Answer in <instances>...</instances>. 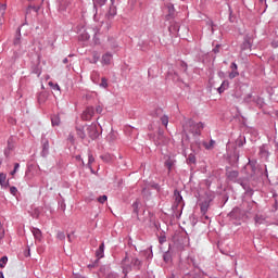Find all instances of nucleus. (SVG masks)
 I'll return each instance as SVG.
<instances>
[{
    "label": "nucleus",
    "mask_w": 278,
    "mask_h": 278,
    "mask_svg": "<svg viewBox=\"0 0 278 278\" xmlns=\"http://www.w3.org/2000/svg\"><path fill=\"white\" fill-rule=\"evenodd\" d=\"M229 88V81L224 80L220 86L217 88L219 94L224 93Z\"/></svg>",
    "instance_id": "10"
},
{
    "label": "nucleus",
    "mask_w": 278,
    "mask_h": 278,
    "mask_svg": "<svg viewBox=\"0 0 278 278\" xmlns=\"http://www.w3.org/2000/svg\"><path fill=\"white\" fill-rule=\"evenodd\" d=\"M67 238H68V241H70V242H72V238H71V236H70V235L67 236Z\"/></svg>",
    "instance_id": "48"
},
{
    "label": "nucleus",
    "mask_w": 278,
    "mask_h": 278,
    "mask_svg": "<svg viewBox=\"0 0 278 278\" xmlns=\"http://www.w3.org/2000/svg\"><path fill=\"white\" fill-rule=\"evenodd\" d=\"M277 273H278V269H277Z\"/></svg>",
    "instance_id": "52"
},
{
    "label": "nucleus",
    "mask_w": 278,
    "mask_h": 278,
    "mask_svg": "<svg viewBox=\"0 0 278 278\" xmlns=\"http://www.w3.org/2000/svg\"><path fill=\"white\" fill-rule=\"evenodd\" d=\"M17 188L16 187H11L10 188V192L12 193V194H14V195H16V193H17Z\"/></svg>",
    "instance_id": "38"
},
{
    "label": "nucleus",
    "mask_w": 278,
    "mask_h": 278,
    "mask_svg": "<svg viewBox=\"0 0 278 278\" xmlns=\"http://www.w3.org/2000/svg\"><path fill=\"white\" fill-rule=\"evenodd\" d=\"M239 76H240V73H239L238 70H231V72L229 73V78L230 79H235V78H237Z\"/></svg>",
    "instance_id": "17"
},
{
    "label": "nucleus",
    "mask_w": 278,
    "mask_h": 278,
    "mask_svg": "<svg viewBox=\"0 0 278 278\" xmlns=\"http://www.w3.org/2000/svg\"><path fill=\"white\" fill-rule=\"evenodd\" d=\"M0 278H4V275L2 271H0Z\"/></svg>",
    "instance_id": "47"
},
{
    "label": "nucleus",
    "mask_w": 278,
    "mask_h": 278,
    "mask_svg": "<svg viewBox=\"0 0 278 278\" xmlns=\"http://www.w3.org/2000/svg\"><path fill=\"white\" fill-rule=\"evenodd\" d=\"M8 262H9V257L8 256H2L0 258V268H5Z\"/></svg>",
    "instance_id": "15"
},
{
    "label": "nucleus",
    "mask_w": 278,
    "mask_h": 278,
    "mask_svg": "<svg viewBox=\"0 0 278 278\" xmlns=\"http://www.w3.org/2000/svg\"><path fill=\"white\" fill-rule=\"evenodd\" d=\"M195 161H197V159H195V155H194V154L188 155V159H187V163H188V164H194Z\"/></svg>",
    "instance_id": "20"
},
{
    "label": "nucleus",
    "mask_w": 278,
    "mask_h": 278,
    "mask_svg": "<svg viewBox=\"0 0 278 278\" xmlns=\"http://www.w3.org/2000/svg\"><path fill=\"white\" fill-rule=\"evenodd\" d=\"M189 131L193 135H200L201 130L204 128V124L202 122H199L198 124L195 122H192V119L188 121Z\"/></svg>",
    "instance_id": "2"
},
{
    "label": "nucleus",
    "mask_w": 278,
    "mask_h": 278,
    "mask_svg": "<svg viewBox=\"0 0 278 278\" xmlns=\"http://www.w3.org/2000/svg\"><path fill=\"white\" fill-rule=\"evenodd\" d=\"M52 125L53 126L60 125V117H52Z\"/></svg>",
    "instance_id": "31"
},
{
    "label": "nucleus",
    "mask_w": 278,
    "mask_h": 278,
    "mask_svg": "<svg viewBox=\"0 0 278 278\" xmlns=\"http://www.w3.org/2000/svg\"><path fill=\"white\" fill-rule=\"evenodd\" d=\"M252 47H253V45L251 43V39L245 38L243 43L241 45V51L251 50Z\"/></svg>",
    "instance_id": "8"
},
{
    "label": "nucleus",
    "mask_w": 278,
    "mask_h": 278,
    "mask_svg": "<svg viewBox=\"0 0 278 278\" xmlns=\"http://www.w3.org/2000/svg\"><path fill=\"white\" fill-rule=\"evenodd\" d=\"M76 278H86V277H84V276H76Z\"/></svg>",
    "instance_id": "51"
},
{
    "label": "nucleus",
    "mask_w": 278,
    "mask_h": 278,
    "mask_svg": "<svg viewBox=\"0 0 278 278\" xmlns=\"http://www.w3.org/2000/svg\"><path fill=\"white\" fill-rule=\"evenodd\" d=\"M87 135L91 139H96L98 137V130L96 124H91L89 127H87Z\"/></svg>",
    "instance_id": "6"
},
{
    "label": "nucleus",
    "mask_w": 278,
    "mask_h": 278,
    "mask_svg": "<svg viewBox=\"0 0 278 278\" xmlns=\"http://www.w3.org/2000/svg\"><path fill=\"white\" fill-rule=\"evenodd\" d=\"M112 60H113V55L110 52L103 54L102 56V63L104 65H110L112 63Z\"/></svg>",
    "instance_id": "9"
},
{
    "label": "nucleus",
    "mask_w": 278,
    "mask_h": 278,
    "mask_svg": "<svg viewBox=\"0 0 278 278\" xmlns=\"http://www.w3.org/2000/svg\"><path fill=\"white\" fill-rule=\"evenodd\" d=\"M48 85H49L52 89L60 91V85L54 84L53 81H49Z\"/></svg>",
    "instance_id": "25"
},
{
    "label": "nucleus",
    "mask_w": 278,
    "mask_h": 278,
    "mask_svg": "<svg viewBox=\"0 0 278 278\" xmlns=\"http://www.w3.org/2000/svg\"><path fill=\"white\" fill-rule=\"evenodd\" d=\"M77 135H78L81 139H84V138L86 137V134H85L81 129L77 130Z\"/></svg>",
    "instance_id": "36"
},
{
    "label": "nucleus",
    "mask_w": 278,
    "mask_h": 278,
    "mask_svg": "<svg viewBox=\"0 0 278 278\" xmlns=\"http://www.w3.org/2000/svg\"><path fill=\"white\" fill-rule=\"evenodd\" d=\"M7 11V4L5 3H0V18H2V16H4Z\"/></svg>",
    "instance_id": "18"
},
{
    "label": "nucleus",
    "mask_w": 278,
    "mask_h": 278,
    "mask_svg": "<svg viewBox=\"0 0 278 278\" xmlns=\"http://www.w3.org/2000/svg\"><path fill=\"white\" fill-rule=\"evenodd\" d=\"M56 237L60 241H63L65 239V235L63 231L58 232Z\"/></svg>",
    "instance_id": "32"
},
{
    "label": "nucleus",
    "mask_w": 278,
    "mask_h": 278,
    "mask_svg": "<svg viewBox=\"0 0 278 278\" xmlns=\"http://www.w3.org/2000/svg\"><path fill=\"white\" fill-rule=\"evenodd\" d=\"M5 181H7V175L1 173L0 174V185L3 186L5 184Z\"/></svg>",
    "instance_id": "26"
},
{
    "label": "nucleus",
    "mask_w": 278,
    "mask_h": 278,
    "mask_svg": "<svg viewBox=\"0 0 278 278\" xmlns=\"http://www.w3.org/2000/svg\"><path fill=\"white\" fill-rule=\"evenodd\" d=\"M96 256L98 257V260L103 258V256H104V243H101L100 248L96 252Z\"/></svg>",
    "instance_id": "13"
},
{
    "label": "nucleus",
    "mask_w": 278,
    "mask_h": 278,
    "mask_svg": "<svg viewBox=\"0 0 278 278\" xmlns=\"http://www.w3.org/2000/svg\"><path fill=\"white\" fill-rule=\"evenodd\" d=\"M101 87L103 88H108V79L106 78H102V81H101Z\"/></svg>",
    "instance_id": "34"
},
{
    "label": "nucleus",
    "mask_w": 278,
    "mask_h": 278,
    "mask_svg": "<svg viewBox=\"0 0 278 278\" xmlns=\"http://www.w3.org/2000/svg\"><path fill=\"white\" fill-rule=\"evenodd\" d=\"M161 123H162L163 126L167 127V125H168V117H167V115H163L161 117Z\"/></svg>",
    "instance_id": "24"
},
{
    "label": "nucleus",
    "mask_w": 278,
    "mask_h": 278,
    "mask_svg": "<svg viewBox=\"0 0 278 278\" xmlns=\"http://www.w3.org/2000/svg\"><path fill=\"white\" fill-rule=\"evenodd\" d=\"M132 207H134L135 214H138V212H139V202L136 201V202L132 204Z\"/></svg>",
    "instance_id": "29"
},
{
    "label": "nucleus",
    "mask_w": 278,
    "mask_h": 278,
    "mask_svg": "<svg viewBox=\"0 0 278 278\" xmlns=\"http://www.w3.org/2000/svg\"><path fill=\"white\" fill-rule=\"evenodd\" d=\"M21 38H22V35H21V31H18L13 40V45L14 46H21Z\"/></svg>",
    "instance_id": "14"
},
{
    "label": "nucleus",
    "mask_w": 278,
    "mask_h": 278,
    "mask_svg": "<svg viewBox=\"0 0 278 278\" xmlns=\"http://www.w3.org/2000/svg\"><path fill=\"white\" fill-rule=\"evenodd\" d=\"M94 114V109L93 106H87L86 108V111H84L83 115H81V118L84 121H90L92 118Z\"/></svg>",
    "instance_id": "3"
},
{
    "label": "nucleus",
    "mask_w": 278,
    "mask_h": 278,
    "mask_svg": "<svg viewBox=\"0 0 278 278\" xmlns=\"http://www.w3.org/2000/svg\"><path fill=\"white\" fill-rule=\"evenodd\" d=\"M102 160L106 163L111 162L113 160V156H111L110 154H105L104 156H102Z\"/></svg>",
    "instance_id": "27"
},
{
    "label": "nucleus",
    "mask_w": 278,
    "mask_h": 278,
    "mask_svg": "<svg viewBox=\"0 0 278 278\" xmlns=\"http://www.w3.org/2000/svg\"><path fill=\"white\" fill-rule=\"evenodd\" d=\"M140 260L128 254L122 262V268L125 276H127V274H129L132 269H140Z\"/></svg>",
    "instance_id": "1"
},
{
    "label": "nucleus",
    "mask_w": 278,
    "mask_h": 278,
    "mask_svg": "<svg viewBox=\"0 0 278 278\" xmlns=\"http://www.w3.org/2000/svg\"><path fill=\"white\" fill-rule=\"evenodd\" d=\"M63 63L66 64L67 63V59H64Z\"/></svg>",
    "instance_id": "50"
},
{
    "label": "nucleus",
    "mask_w": 278,
    "mask_h": 278,
    "mask_svg": "<svg viewBox=\"0 0 278 278\" xmlns=\"http://www.w3.org/2000/svg\"><path fill=\"white\" fill-rule=\"evenodd\" d=\"M20 166H21V165H20L18 163H15V164H14V169H13V172H11V175H12V176H14V175L17 173Z\"/></svg>",
    "instance_id": "30"
},
{
    "label": "nucleus",
    "mask_w": 278,
    "mask_h": 278,
    "mask_svg": "<svg viewBox=\"0 0 278 278\" xmlns=\"http://www.w3.org/2000/svg\"><path fill=\"white\" fill-rule=\"evenodd\" d=\"M230 68L231 71H238V64L236 62H232Z\"/></svg>",
    "instance_id": "35"
},
{
    "label": "nucleus",
    "mask_w": 278,
    "mask_h": 278,
    "mask_svg": "<svg viewBox=\"0 0 278 278\" xmlns=\"http://www.w3.org/2000/svg\"><path fill=\"white\" fill-rule=\"evenodd\" d=\"M14 149H15V141H14L13 138H10V139L8 140V147H7V149L4 150V155H5L7 157H9L10 154H11V152H12Z\"/></svg>",
    "instance_id": "5"
},
{
    "label": "nucleus",
    "mask_w": 278,
    "mask_h": 278,
    "mask_svg": "<svg viewBox=\"0 0 278 278\" xmlns=\"http://www.w3.org/2000/svg\"><path fill=\"white\" fill-rule=\"evenodd\" d=\"M174 199H175V206L182 207L184 206V199L182 195L178 190L174 191Z\"/></svg>",
    "instance_id": "4"
},
{
    "label": "nucleus",
    "mask_w": 278,
    "mask_h": 278,
    "mask_svg": "<svg viewBox=\"0 0 278 278\" xmlns=\"http://www.w3.org/2000/svg\"><path fill=\"white\" fill-rule=\"evenodd\" d=\"M100 60V54L98 52H93L92 60L90 61L91 64H97Z\"/></svg>",
    "instance_id": "16"
},
{
    "label": "nucleus",
    "mask_w": 278,
    "mask_h": 278,
    "mask_svg": "<svg viewBox=\"0 0 278 278\" xmlns=\"http://www.w3.org/2000/svg\"><path fill=\"white\" fill-rule=\"evenodd\" d=\"M271 46H273L274 49H277L278 48V40H274L271 42Z\"/></svg>",
    "instance_id": "40"
},
{
    "label": "nucleus",
    "mask_w": 278,
    "mask_h": 278,
    "mask_svg": "<svg viewBox=\"0 0 278 278\" xmlns=\"http://www.w3.org/2000/svg\"><path fill=\"white\" fill-rule=\"evenodd\" d=\"M201 212H203V213L207 212V206L202 205V206H201Z\"/></svg>",
    "instance_id": "44"
},
{
    "label": "nucleus",
    "mask_w": 278,
    "mask_h": 278,
    "mask_svg": "<svg viewBox=\"0 0 278 278\" xmlns=\"http://www.w3.org/2000/svg\"><path fill=\"white\" fill-rule=\"evenodd\" d=\"M94 162V157H93V155L90 153V152H88V164H87V166L89 167V168H91V164Z\"/></svg>",
    "instance_id": "21"
},
{
    "label": "nucleus",
    "mask_w": 278,
    "mask_h": 278,
    "mask_svg": "<svg viewBox=\"0 0 278 278\" xmlns=\"http://www.w3.org/2000/svg\"><path fill=\"white\" fill-rule=\"evenodd\" d=\"M96 112H97L98 114H101V113L103 112L102 106H100V105L97 106Z\"/></svg>",
    "instance_id": "41"
},
{
    "label": "nucleus",
    "mask_w": 278,
    "mask_h": 278,
    "mask_svg": "<svg viewBox=\"0 0 278 278\" xmlns=\"http://www.w3.org/2000/svg\"><path fill=\"white\" fill-rule=\"evenodd\" d=\"M215 141L214 140H211L210 143H204V147L206 150H211L215 147Z\"/></svg>",
    "instance_id": "23"
},
{
    "label": "nucleus",
    "mask_w": 278,
    "mask_h": 278,
    "mask_svg": "<svg viewBox=\"0 0 278 278\" xmlns=\"http://www.w3.org/2000/svg\"><path fill=\"white\" fill-rule=\"evenodd\" d=\"M207 26L211 27V31H212V34H214V27H215L214 22L213 21H208L207 22Z\"/></svg>",
    "instance_id": "33"
},
{
    "label": "nucleus",
    "mask_w": 278,
    "mask_h": 278,
    "mask_svg": "<svg viewBox=\"0 0 278 278\" xmlns=\"http://www.w3.org/2000/svg\"><path fill=\"white\" fill-rule=\"evenodd\" d=\"M31 233L34 236V239L38 242L42 241V231L39 228H31Z\"/></svg>",
    "instance_id": "7"
},
{
    "label": "nucleus",
    "mask_w": 278,
    "mask_h": 278,
    "mask_svg": "<svg viewBox=\"0 0 278 278\" xmlns=\"http://www.w3.org/2000/svg\"><path fill=\"white\" fill-rule=\"evenodd\" d=\"M213 51H214V53H218V49L217 48L213 49Z\"/></svg>",
    "instance_id": "46"
},
{
    "label": "nucleus",
    "mask_w": 278,
    "mask_h": 278,
    "mask_svg": "<svg viewBox=\"0 0 278 278\" xmlns=\"http://www.w3.org/2000/svg\"><path fill=\"white\" fill-rule=\"evenodd\" d=\"M43 150H45V151H48V150H49V141H46V142L43 143Z\"/></svg>",
    "instance_id": "42"
},
{
    "label": "nucleus",
    "mask_w": 278,
    "mask_h": 278,
    "mask_svg": "<svg viewBox=\"0 0 278 278\" xmlns=\"http://www.w3.org/2000/svg\"><path fill=\"white\" fill-rule=\"evenodd\" d=\"M76 160H77V161H80L81 164L85 165V163H84V161L81 160V156H80V155H77V156H76Z\"/></svg>",
    "instance_id": "45"
},
{
    "label": "nucleus",
    "mask_w": 278,
    "mask_h": 278,
    "mask_svg": "<svg viewBox=\"0 0 278 278\" xmlns=\"http://www.w3.org/2000/svg\"><path fill=\"white\" fill-rule=\"evenodd\" d=\"M111 1H112V5L110 7V10H109V13H108L109 18H113V16H116V14H117V9L113 4V0H111Z\"/></svg>",
    "instance_id": "12"
},
{
    "label": "nucleus",
    "mask_w": 278,
    "mask_h": 278,
    "mask_svg": "<svg viewBox=\"0 0 278 278\" xmlns=\"http://www.w3.org/2000/svg\"><path fill=\"white\" fill-rule=\"evenodd\" d=\"M163 261H164L165 263H169V262L172 261V256H170L169 252H165V253L163 254Z\"/></svg>",
    "instance_id": "22"
},
{
    "label": "nucleus",
    "mask_w": 278,
    "mask_h": 278,
    "mask_svg": "<svg viewBox=\"0 0 278 278\" xmlns=\"http://www.w3.org/2000/svg\"><path fill=\"white\" fill-rule=\"evenodd\" d=\"M173 165H174V162H173L172 160H167V161L165 162V166L168 168V170L172 169Z\"/></svg>",
    "instance_id": "28"
},
{
    "label": "nucleus",
    "mask_w": 278,
    "mask_h": 278,
    "mask_svg": "<svg viewBox=\"0 0 278 278\" xmlns=\"http://www.w3.org/2000/svg\"><path fill=\"white\" fill-rule=\"evenodd\" d=\"M106 200H108V197H106V195H102V197H100V198L98 199V201H99L100 203H104Z\"/></svg>",
    "instance_id": "39"
},
{
    "label": "nucleus",
    "mask_w": 278,
    "mask_h": 278,
    "mask_svg": "<svg viewBox=\"0 0 278 278\" xmlns=\"http://www.w3.org/2000/svg\"><path fill=\"white\" fill-rule=\"evenodd\" d=\"M31 253H30V249L28 248V250L24 253L25 257H30Z\"/></svg>",
    "instance_id": "43"
},
{
    "label": "nucleus",
    "mask_w": 278,
    "mask_h": 278,
    "mask_svg": "<svg viewBox=\"0 0 278 278\" xmlns=\"http://www.w3.org/2000/svg\"><path fill=\"white\" fill-rule=\"evenodd\" d=\"M255 220H256V223H260V217H256Z\"/></svg>",
    "instance_id": "49"
},
{
    "label": "nucleus",
    "mask_w": 278,
    "mask_h": 278,
    "mask_svg": "<svg viewBox=\"0 0 278 278\" xmlns=\"http://www.w3.org/2000/svg\"><path fill=\"white\" fill-rule=\"evenodd\" d=\"M239 177V172L237 170H229L227 172V178L231 181H236Z\"/></svg>",
    "instance_id": "11"
},
{
    "label": "nucleus",
    "mask_w": 278,
    "mask_h": 278,
    "mask_svg": "<svg viewBox=\"0 0 278 278\" xmlns=\"http://www.w3.org/2000/svg\"><path fill=\"white\" fill-rule=\"evenodd\" d=\"M98 5H105L106 0H93Z\"/></svg>",
    "instance_id": "37"
},
{
    "label": "nucleus",
    "mask_w": 278,
    "mask_h": 278,
    "mask_svg": "<svg viewBox=\"0 0 278 278\" xmlns=\"http://www.w3.org/2000/svg\"><path fill=\"white\" fill-rule=\"evenodd\" d=\"M5 237V229L3 227V224L0 223V241L3 240Z\"/></svg>",
    "instance_id": "19"
}]
</instances>
